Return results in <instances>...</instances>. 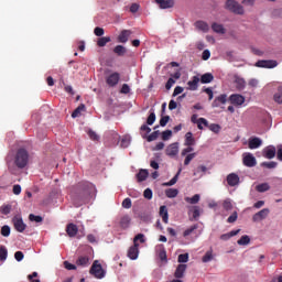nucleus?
I'll use <instances>...</instances> for the list:
<instances>
[{"mask_svg":"<svg viewBox=\"0 0 282 282\" xmlns=\"http://www.w3.org/2000/svg\"><path fill=\"white\" fill-rule=\"evenodd\" d=\"M77 188L78 195L73 198V203L76 208L83 206V204H85V202L96 193V186L87 181L78 183Z\"/></svg>","mask_w":282,"mask_h":282,"instance_id":"nucleus-1","label":"nucleus"},{"mask_svg":"<svg viewBox=\"0 0 282 282\" xmlns=\"http://www.w3.org/2000/svg\"><path fill=\"white\" fill-rule=\"evenodd\" d=\"M30 162V154L25 149H19L14 158V164L18 169H25Z\"/></svg>","mask_w":282,"mask_h":282,"instance_id":"nucleus-2","label":"nucleus"},{"mask_svg":"<svg viewBox=\"0 0 282 282\" xmlns=\"http://www.w3.org/2000/svg\"><path fill=\"white\" fill-rule=\"evenodd\" d=\"M225 8L229 10V12H234V14H243V7L235 0H227Z\"/></svg>","mask_w":282,"mask_h":282,"instance_id":"nucleus-3","label":"nucleus"},{"mask_svg":"<svg viewBox=\"0 0 282 282\" xmlns=\"http://www.w3.org/2000/svg\"><path fill=\"white\" fill-rule=\"evenodd\" d=\"M90 274H93L95 279H105V270H102L101 264H98V261L93 263Z\"/></svg>","mask_w":282,"mask_h":282,"instance_id":"nucleus-4","label":"nucleus"},{"mask_svg":"<svg viewBox=\"0 0 282 282\" xmlns=\"http://www.w3.org/2000/svg\"><path fill=\"white\" fill-rule=\"evenodd\" d=\"M279 63L274 59H260L256 63V67H262L265 69H274Z\"/></svg>","mask_w":282,"mask_h":282,"instance_id":"nucleus-5","label":"nucleus"},{"mask_svg":"<svg viewBox=\"0 0 282 282\" xmlns=\"http://www.w3.org/2000/svg\"><path fill=\"white\" fill-rule=\"evenodd\" d=\"M228 100L234 107H241V105L246 102V97L239 94H232L229 96Z\"/></svg>","mask_w":282,"mask_h":282,"instance_id":"nucleus-6","label":"nucleus"},{"mask_svg":"<svg viewBox=\"0 0 282 282\" xmlns=\"http://www.w3.org/2000/svg\"><path fill=\"white\" fill-rule=\"evenodd\" d=\"M12 224L18 232H24L25 228H28V225L23 223V218H21V216H14L12 219Z\"/></svg>","mask_w":282,"mask_h":282,"instance_id":"nucleus-7","label":"nucleus"},{"mask_svg":"<svg viewBox=\"0 0 282 282\" xmlns=\"http://www.w3.org/2000/svg\"><path fill=\"white\" fill-rule=\"evenodd\" d=\"M120 83V73L115 72L106 77L108 87H116Z\"/></svg>","mask_w":282,"mask_h":282,"instance_id":"nucleus-8","label":"nucleus"},{"mask_svg":"<svg viewBox=\"0 0 282 282\" xmlns=\"http://www.w3.org/2000/svg\"><path fill=\"white\" fill-rule=\"evenodd\" d=\"M242 164L249 169H252L253 166H257V159L254 155H252V153H246L242 158Z\"/></svg>","mask_w":282,"mask_h":282,"instance_id":"nucleus-9","label":"nucleus"},{"mask_svg":"<svg viewBox=\"0 0 282 282\" xmlns=\"http://www.w3.org/2000/svg\"><path fill=\"white\" fill-rule=\"evenodd\" d=\"M177 153H180L178 142H174L165 149V155H169V158H175Z\"/></svg>","mask_w":282,"mask_h":282,"instance_id":"nucleus-10","label":"nucleus"},{"mask_svg":"<svg viewBox=\"0 0 282 282\" xmlns=\"http://www.w3.org/2000/svg\"><path fill=\"white\" fill-rule=\"evenodd\" d=\"M263 158L267 160H274L276 158V148L274 145H269L263 150Z\"/></svg>","mask_w":282,"mask_h":282,"instance_id":"nucleus-11","label":"nucleus"},{"mask_svg":"<svg viewBox=\"0 0 282 282\" xmlns=\"http://www.w3.org/2000/svg\"><path fill=\"white\" fill-rule=\"evenodd\" d=\"M140 243H133L132 247L129 248L128 250V257L132 261H135L138 259V256L140 254Z\"/></svg>","mask_w":282,"mask_h":282,"instance_id":"nucleus-12","label":"nucleus"},{"mask_svg":"<svg viewBox=\"0 0 282 282\" xmlns=\"http://www.w3.org/2000/svg\"><path fill=\"white\" fill-rule=\"evenodd\" d=\"M191 121L193 122V124H197L200 131L204 129V127H208V120H206L205 118H197V115H193Z\"/></svg>","mask_w":282,"mask_h":282,"instance_id":"nucleus-13","label":"nucleus"},{"mask_svg":"<svg viewBox=\"0 0 282 282\" xmlns=\"http://www.w3.org/2000/svg\"><path fill=\"white\" fill-rule=\"evenodd\" d=\"M261 144H263V140H261V138H258V137L249 138V141H248L249 149L251 150L259 149Z\"/></svg>","mask_w":282,"mask_h":282,"instance_id":"nucleus-14","label":"nucleus"},{"mask_svg":"<svg viewBox=\"0 0 282 282\" xmlns=\"http://www.w3.org/2000/svg\"><path fill=\"white\" fill-rule=\"evenodd\" d=\"M268 215H270V209L263 208L252 216V221H262V219H265Z\"/></svg>","mask_w":282,"mask_h":282,"instance_id":"nucleus-15","label":"nucleus"},{"mask_svg":"<svg viewBox=\"0 0 282 282\" xmlns=\"http://www.w3.org/2000/svg\"><path fill=\"white\" fill-rule=\"evenodd\" d=\"M239 175L236 173H230L227 175V184L228 186H239Z\"/></svg>","mask_w":282,"mask_h":282,"instance_id":"nucleus-16","label":"nucleus"},{"mask_svg":"<svg viewBox=\"0 0 282 282\" xmlns=\"http://www.w3.org/2000/svg\"><path fill=\"white\" fill-rule=\"evenodd\" d=\"M66 234L70 238L76 237V235H78V226H76L74 223L68 224L66 226Z\"/></svg>","mask_w":282,"mask_h":282,"instance_id":"nucleus-17","label":"nucleus"},{"mask_svg":"<svg viewBox=\"0 0 282 282\" xmlns=\"http://www.w3.org/2000/svg\"><path fill=\"white\" fill-rule=\"evenodd\" d=\"M228 102V95L223 94L215 98V100L212 104V107H219V105H226Z\"/></svg>","mask_w":282,"mask_h":282,"instance_id":"nucleus-18","label":"nucleus"},{"mask_svg":"<svg viewBox=\"0 0 282 282\" xmlns=\"http://www.w3.org/2000/svg\"><path fill=\"white\" fill-rule=\"evenodd\" d=\"M162 10H169L175 6V0H155Z\"/></svg>","mask_w":282,"mask_h":282,"instance_id":"nucleus-19","label":"nucleus"},{"mask_svg":"<svg viewBox=\"0 0 282 282\" xmlns=\"http://www.w3.org/2000/svg\"><path fill=\"white\" fill-rule=\"evenodd\" d=\"M234 83H235L236 89L238 91H243V89H246V79H243L239 76H236Z\"/></svg>","mask_w":282,"mask_h":282,"instance_id":"nucleus-20","label":"nucleus"},{"mask_svg":"<svg viewBox=\"0 0 282 282\" xmlns=\"http://www.w3.org/2000/svg\"><path fill=\"white\" fill-rule=\"evenodd\" d=\"M186 264H178L174 272L175 279H184V272H186Z\"/></svg>","mask_w":282,"mask_h":282,"instance_id":"nucleus-21","label":"nucleus"},{"mask_svg":"<svg viewBox=\"0 0 282 282\" xmlns=\"http://www.w3.org/2000/svg\"><path fill=\"white\" fill-rule=\"evenodd\" d=\"M195 28L196 30H199L200 32H205V33L210 30V26L202 20L195 22Z\"/></svg>","mask_w":282,"mask_h":282,"instance_id":"nucleus-22","label":"nucleus"},{"mask_svg":"<svg viewBox=\"0 0 282 282\" xmlns=\"http://www.w3.org/2000/svg\"><path fill=\"white\" fill-rule=\"evenodd\" d=\"M187 85H188L191 91H197V87H199V77L198 76H194L192 78V80H189L187 83Z\"/></svg>","mask_w":282,"mask_h":282,"instance_id":"nucleus-23","label":"nucleus"},{"mask_svg":"<svg viewBox=\"0 0 282 282\" xmlns=\"http://www.w3.org/2000/svg\"><path fill=\"white\" fill-rule=\"evenodd\" d=\"M207 171H208V167H206V165H198V166L196 167V170H194L193 175H194V177H197V175H198V177H204V174H205Z\"/></svg>","mask_w":282,"mask_h":282,"instance_id":"nucleus-24","label":"nucleus"},{"mask_svg":"<svg viewBox=\"0 0 282 282\" xmlns=\"http://www.w3.org/2000/svg\"><path fill=\"white\" fill-rule=\"evenodd\" d=\"M129 36H131V31L129 30H123L118 36L119 43H127L129 41Z\"/></svg>","mask_w":282,"mask_h":282,"instance_id":"nucleus-25","label":"nucleus"},{"mask_svg":"<svg viewBox=\"0 0 282 282\" xmlns=\"http://www.w3.org/2000/svg\"><path fill=\"white\" fill-rule=\"evenodd\" d=\"M160 217H162L164 224H169V209L166 206H161L159 212Z\"/></svg>","mask_w":282,"mask_h":282,"instance_id":"nucleus-26","label":"nucleus"},{"mask_svg":"<svg viewBox=\"0 0 282 282\" xmlns=\"http://www.w3.org/2000/svg\"><path fill=\"white\" fill-rule=\"evenodd\" d=\"M212 30L216 34H226V28H224L223 24H219V23H216V22H214L212 24Z\"/></svg>","mask_w":282,"mask_h":282,"instance_id":"nucleus-27","label":"nucleus"},{"mask_svg":"<svg viewBox=\"0 0 282 282\" xmlns=\"http://www.w3.org/2000/svg\"><path fill=\"white\" fill-rule=\"evenodd\" d=\"M185 147H195V138L193 137V132H187L185 134Z\"/></svg>","mask_w":282,"mask_h":282,"instance_id":"nucleus-28","label":"nucleus"},{"mask_svg":"<svg viewBox=\"0 0 282 282\" xmlns=\"http://www.w3.org/2000/svg\"><path fill=\"white\" fill-rule=\"evenodd\" d=\"M213 80H215V76H213L210 73H206L200 76V83L203 85H208V83H213Z\"/></svg>","mask_w":282,"mask_h":282,"instance_id":"nucleus-29","label":"nucleus"},{"mask_svg":"<svg viewBox=\"0 0 282 282\" xmlns=\"http://www.w3.org/2000/svg\"><path fill=\"white\" fill-rule=\"evenodd\" d=\"M241 232V229H237V230H231L228 234H223L220 236L221 241H228V239H230L231 237H237V235Z\"/></svg>","mask_w":282,"mask_h":282,"instance_id":"nucleus-30","label":"nucleus"},{"mask_svg":"<svg viewBox=\"0 0 282 282\" xmlns=\"http://www.w3.org/2000/svg\"><path fill=\"white\" fill-rule=\"evenodd\" d=\"M76 265H82L83 268H87V265H89V257H87V256H80V257L76 260Z\"/></svg>","mask_w":282,"mask_h":282,"instance_id":"nucleus-31","label":"nucleus"},{"mask_svg":"<svg viewBox=\"0 0 282 282\" xmlns=\"http://www.w3.org/2000/svg\"><path fill=\"white\" fill-rule=\"evenodd\" d=\"M149 177V170H140L137 174L138 182H144Z\"/></svg>","mask_w":282,"mask_h":282,"instance_id":"nucleus-32","label":"nucleus"},{"mask_svg":"<svg viewBox=\"0 0 282 282\" xmlns=\"http://www.w3.org/2000/svg\"><path fill=\"white\" fill-rule=\"evenodd\" d=\"M181 173H182V169L177 171V173L172 180H170L167 183H164L163 186H175V184H177V180H180Z\"/></svg>","mask_w":282,"mask_h":282,"instance_id":"nucleus-33","label":"nucleus"},{"mask_svg":"<svg viewBox=\"0 0 282 282\" xmlns=\"http://www.w3.org/2000/svg\"><path fill=\"white\" fill-rule=\"evenodd\" d=\"M178 194H180V191H177L176 188H167L165 191V195L166 197H169V199H173L177 197Z\"/></svg>","mask_w":282,"mask_h":282,"instance_id":"nucleus-34","label":"nucleus"},{"mask_svg":"<svg viewBox=\"0 0 282 282\" xmlns=\"http://www.w3.org/2000/svg\"><path fill=\"white\" fill-rule=\"evenodd\" d=\"M107 43H111V37L110 36L99 37L98 41H97L98 47H105V45H107Z\"/></svg>","mask_w":282,"mask_h":282,"instance_id":"nucleus-35","label":"nucleus"},{"mask_svg":"<svg viewBox=\"0 0 282 282\" xmlns=\"http://www.w3.org/2000/svg\"><path fill=\"white\" fill-rule=\"evenodd\" d=\"M197 228H199L198 224H195L191 227H188L184 232H183V237H191V235H193V232H195V230H197Z\"/></svg>","mask_w":282,"mask_h":282,"instance_id":"nucleus-36","label":"nucleus"},{"mask_svg":"<svg viewBox=\"0 0 282 282\" xmlns=\"http://www.w3.org/2000/svg\"><path fill=\"white\" fill-rule=\"evenodd\" d=\"M115 54H117L118 56H124V54H127V47H124L123 45H117L113 48Z\"/></svg>","mask_w":282,"mask_h":282,"instance_id":"nucleus-37","label":"nucleus"},{"mask_svg":"<svg viewBox=\"0 0 282 282\" xmlns=\"http://www.w3.org/2000/svg\"><path fill=\"white\" fill-rule=\"evenodd\" d=\"M274 102L282 105V86L278 88V93L273 95Z\"/></svg>","mask_w":282,"mask_h":282,"instance_id":"nucleus-38","label":"nucleus"},{"mask_svg":"<svg viewBox=\"0 0 282 282\" xmlns=\"http://www.w3.org/2000/svg\"><path fill=\"white\" fill-rule=\"evenodd\" d=\"M129 224H131V218H130L129 216H123V217L120 219V226H121V228H123V229L129 228Z\"/></svg>","mask_w":282,"mask_h":282,"instance_id":"nucleus-39","label":"nucleus"},{"mask_svg":"<svg viewBox=\"0 0 282 282\" xmlns=\"http://www.w3.org/2000/svg\"><path fill=\"white\" fill-rule=\"evenodd\" d=\"M256 191H258V193H265L270 191V185L268 183L259 184L256 186Z\"/></svg>","mask_w":282,"mask_h":282,"instance_id":"nucleus-40","label":"nucleus"},{"mask_svg":"<svg viewBox=\"0 0 282 282\" xmlns=\"http://www.w3.org/2000/svg\"><path fill=\"white\" fill-rule=\"evenodd\" d=\"M223 208L224 210H232L234 206H232V199L230 198H226L225 200H223Z\"/></svg>","mask_w":282,"mask_h":282,"instance_id":"nucleus-41","label":"nucleus"},{"mask_svg":"<svg viewBox=\"0 0 282 282\" xmlns=\"http://www.w3.org/2000/svg\"><path fill=\"white\" fill-rule=\"evenodd\" d=\"M200 196L199 194H195L193 197H185V202L187 204H199Z\"/></svg>","mask_w":282,"mask_h":282,"instance_id":"nucleus-42","label":"nucleus"},{"mask_svg":"<svg viewBox=\"0 0 282 282\" xmlns=\"http://www.w3.org/2000/svg\"><path fill=\"white\" fill-rule=\"evenodd\" d=\"M195 158H197V153H195V152L187 154L184 160V166H188V164H191V162H193V160H195Z\"/></svg>","mask_w":282,"mask_h":282,"instance_id":"nucleus-43","label":"nucleus"},{"mask_svg":"<svg viewBox=\"0 0 282 282\" xmlns=\"http://www.w3.org/2000/svg\"><path fill=\"white\" fill-rule=\"evenodd\" d=\"M238 246H248V243H250V236L245 235L242 236L238 241H237Z\"/></svg>","mask_w":282,"mask_h":282,"instance_id":"nucleus-44","label":"nucleus"},{"mask_svg":"<svg viewBox=\"0 0 282 282\" xmlns=\"http://www.w3.org/2000/svg\"><path fill=\"white\" fill-rule=\"evenodd\" d=\"M1 215H10L12 213V205H2L0 207Z\"/></svg>","mask_w":282,"mask_h":282,"instance_id":"nucleus-45","label":"nucleus"},{"mask_svg":"<svg viewBox=\"0 0 282 282\" xmlns=\"http://www.w3.org/2000/svg\"><path fill=\"white\" fill-rule=\"evenodd\" d=\"M199 206H193L192 209L189 210V213H192V217L193 219H199Z\"/></svg>","mask_w":282,"mask_h":282,"instance_id":"nucleus-46","label":"nucleus"},{"mask_svg":"<svg viewBox=\"0 0 282 282\" xmlns=\"http://www.w3.org/2000/svg\"><path fill=\"white\" fill-rule=\"evenodd\" d=\"M213 259V249L208 250L205 256L203 257V263H208Z\"/></svg>","mask_w":282,"mask_h":282,"instance_id":"nucleus-47","label":"nucleus"},{"mask_svg":"<svg viewBox=\"0 0 282 282\" xmlns=\"http://www.w3.org/2000/svg\"><path fill=\"white\" fill-rule=\"evenodd\" d=\"M209 131H213V133H219V131H221V126L217 124V123H212L207 126Z\"/></svg>","mask_w":282,"mask_h":282,"instance_id":"nucleus-48","label":"nucleus"},{"mask_svg":"<svg viewBox=\"0 0 282 282\" xmlns=\"http://www.w3.org/2000/svg\"><path fill=\"white\" fill-rule=\"evenodd\" d=\"M279 163L271 161V162H262L261 166H263L264 169H276Z\"/></svg>","mask_w":282,"mask_h":282,"instance_id":"nucleus-49","label":"nucleus"},{"mask_svg":"<svg viewBox=\"0 0 282 282\" xmlns=\"http://www.w3.org/2000/svg\"><path fill=\"white\" fill-rule=\"evenodd\" d=\"M85 105L78 106L72 113V118H78L80 116V111H84Z\"/></svg>","mask_w":282,"mask_h":282,"instance_id":"nucleus-50","label":"nucleus"},{"mask_svg":"<svg viewBox=\"0 0 282 282\" xmlns=\"http://www.w3.org/2000/svg\"><path fill=\"white\" fill-rule=\"evenodd\" d=\"M8 259V249L6 247H0V261H6Z\"/></svg>","mask_w":282,"mask_h":282,"instance_id":"nucleus-51","label":"nucleus"},{"mask_svg":"<svg viewBox=\"0 0 282 282\" xmlns=\"http://www.w3.org/2000/svg\"><path fill=\"white\" fill-rule=\"evenodd\" d=\"M172 137H173V131L171 130H165L162 132V140L164 142H166V140H171Z\"/></svg>","mask_w":282,"mask_h":282,"instance_id":"nucleus-52","label":"nucleus"},{"mask_svg":"<svg viewBox=\"0 0 282 282\" xmlns=\"http://www.w3.org/2000/svg\"><path fill=\"white\" fill-rule=\"evenodd\" d=\"M237 219H239V214L237 212H234L228 218H227V223L228 224H235V221H237Z\"/></svg>","mask_w":282,"mask_h":282,"instance_id":"nucleus-53","label":"nucleus"},{"mask_svg":"<svg viewBox=\"0 0 282 282\" xmlns=\"http://www.w3.org/2000/svg\"><path fill=\"white\" fill-rule=\"evenodd\" d=\"M11 232L10 226L4 225L1 227L0 234L2 235V237H8Z\"/></svg>","mask_w":282,"mask_h":282,"instance_id":"nucleus-54","label":"nucleus"},{"mask_svg":"<svg viewBox=\"0 0 282 282\" xmlns=\"http://www.w3.org/2000/svg\"><path fill=\"white\" fill-rule=\"evenodd\" d=\"M30 221H35V224H41L43 221V217L36 216L34 214L29 215Z\"/></svg>","mask_w":282,"mask_h":282,"instance_id":"nucleus-55","label":"nucleus"},{"mask_svg":"<svg viewBox=\"0 0 282 282\" xmlns=\"http://www.w3.org/2000/svg\"><path fill=\"white\" fill-rule=\"evenodd\" d=\"M88 137L90 140H94V142H98V140H100V137L94 130L88 131Z\"/></svg>","mask_w":282,"mask_h":282,"instance_id":"nucleus-56","label":"nucleus"},{"mask_svg":"<svg viewBox=\"0 0 282 282\" xmlns=\"http://www.w3.org/2000/svg\"><path fill=\"white\" fill-rule=\"evenodd\" d=\"M155 112H151L147 119V124H149L150 127L154 124L155 122Z\"/></svg>","mask_w":282,"mask_h":282,"instance_id":"nucleus-57","label":"nucleus"},{"mask_svg":"<svg viewBox=\"0 0 282 282\" xmlns=\"http://www.w3.org/2000/svg\"><path fill=\"white\" fill-rule=\"evenodd\" d=\"M39 276V272L34 271L32 274L28 275V279L30 282H41L40 279H36Z\"/></svg>","mask_w":282,"mask_h":282,"instance_id":"nucleus-58","label":"nucleus"},{"mask_svg":"<svg viewBox=\"0 0 282 282\" xmlns=\"http://www.w3.org/2000/svg\"><path fill=\"white\" fill-rule=\"evenodd\" d=\"M178 263H188V253H182L177 259Z\"/></svg>","mask_w":282,"mask_h":282,"instance_id":"nucleus-59","label":"nucleus"},{"mask_svg":"<svg viewBox=\"0 0 282 282\" xmlns=\"http://www.w3.org/2000/svg\"><path fill=\"white\" fill-rule=\"evenodd\" d=\"M158 135H160V132L159 131H154L150 135L147 137V140L149 142H154V140H158Z\"/></svg>","mask_w":282,"mask_h":282,"instance_id":"nucleus-60","label":"nucleus"},{"mask_svg":"<svg viewBox=\"0 0 282 282\" xmlns=\"http://www.w3.org/2000/svg\"><path fill=\"white\" fill-rule=\"evenodd\" d=\"M143 197L145 199H153V191H151V188L144 189Z\"/></svg>","mask_w":282,"mask_h":282,"instance_id":"nucleus-61","label":"nucleus"},{"mask_svg":"<svg viewBox=\"0 0 282 282\" xmlns=\"http://www.w3.org/2000/svg\"><path fill=\"white\" fill-rule=\"evenodd\" d=\"M138 241H140V243H144V234H139L134 237L133 243L135 245Z\"/></svg>","mask_w":282,"mask_h":282,"instance_id":"nucleus-62","label":"nucleus"},{"mask_svg":"<svg viewBox=\"0 0 282 282\" xmlns=\"http://www.w3.org/2000/svg\"><path fill=\"white\" fill-rule=\"evenodd\" d=\"M132 203H131V198H124L122 202V208H131Z\"/></svg>","mask_w":282,"mask_h":282,"instance_id":"nucleus-63","label":"nucleus"},{"mask_svg":"<svg viewBox=\"0 0 282 282\" xmlns=\"http://www.w3.org/2000/svg\"><path fill=\"white\" fill-rule=\"evenodd\" d=\"M276 158L280 162H282V145H278Z\"/></svg>","mask_w":282,"mask_h":282,"instance_id":"nucleus-64","label":"nucleus"}]
</instances>
